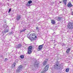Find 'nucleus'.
<instances>
[{"mask_svg":"<svg viewBox=\"0 0 73 73\" xmlns=\"http://www.w3.org/2000/svg\"><path fill=\"white\" fill-rule=\"evenodd\" d=\"M36 29H37V27H36Z\"/></svg>","mask_w":73,"mask_h":73,"instance_id":"28","label":"nucleus"},{"mask_svg":"<svg viewBox=\"0 0 73 73\" xmlns=\"http://www.w3.org/2000/svg\"><path fill=\"white\" fill-rule=\"evenodd\" d=\"M44 44H43L41 45H39L38 46V49L39 50H41L42 49V45H43Z\"/></svg>","mask_w":73,"mask_h":73,"instance_id":"7","label":"nucleus"},{"mask_svg":"<svg viewBox=\"0 0 73 73\" xmlns=\"http://www.w3.org/2000/svg\"><path fill=\"white\" fill-rule=\"evenodd\" d=\"M26 30V29H24V30H22V31H21L20 32V33H21V32H24V31H25Z\"/></svg>","mask_w":73,"mask_h":73,"instance_id":"19","label":"nucleus"},{"mask_svg":"<svg viewBox=\"0 0 73 73\" xmlns=\"http://www.w3.org/2000/svg\"><path fill=\"white\" fill-rule=\"evenodd\" d=\"M20 57L22 59H23L24 58V56L23 55H20Z\"/></svg>","mask_w":73,"mask_h":73,"instance_id":"17","label":"nucleus"},{"mask_svg":"<svg viewBox=\"0 0 73 73\" xmlns=\"http://www.w3.org/2000/svg\"><path fill=\"white\" fill-rule=\"evenodd\" d=\"M70 68H67L66 69L65 71L66 72H69Z\"/></svg>","mask_w":73,"mask_h":73,"instance_id":"15","label":"nucleus"},{"mask_svg":"<svg viewBox=\"0 0 73 73\" xmlns=\"http://www.w3.org/2000/svg\"><path fill=\"white\" fill-rule=\"evenodd\" d=\"M60 3H61L62 2L61 1V2H60Z\"/></svg>","mask_w":73,"mask_h":73,"instance_id":"27","label":"nucleus"},{"mask_svg":"<svg viewBox=\"0 0 73 73\" xmlns=\"http://www.w3.org/2000/svg\"><path fill=\"white\" fill-rule=\"evenodd\" d=\"M32 3V1H28L29 4H31Z\"/></svg>","mask_w":73,"mask_h":73,"instance_id":"20","label":"nucleus"},{"mask_svg":"<svg viewBox=\"0 0 73 73\" xmlns=\"http://www.w3.org/2000/svg\"><path fill=\"white\" fill-rule=\"evenodd\" d=\"M49 64H47L45 67L44 69V70H45V71H47L48 70V69H49Z\"/></svg>","mask_w":73,"mask_h":73,"instance_id":"4","label":"nucleus"},{"mask_svg":"<svg viewBox=\"0 0 73 73\" xmlns=\"http://www.w3.org/2000/svg\"><path fill=\"white\" fill-rule=\"evenodd\" d=\"M67 27L68 29H73V23L70 22H69L67 25Z\"/></svg>","mask_w":73,"mask_h":73,"instance_id":"2","label":"nucleus"},{"mask_svg":"<svg viewBox=\"0 0 73 73\" xmlns=\"http://www.w3.org/2000/svg\"><path fill=\"white\" fill-rule=\"evenodd\" d=\"M11 9H10L8 11V13H9L10 12H11Z\"/></svg>","mask_w":73,"mask_h":73,"instance_id":"23","label":"nucleus"},{"mask_svg":"<svg viewBox=\"0 0 73 73\" xmlns=\"http://www.w3.org/2000/svg\"><path fill=\"white\" fill-rule=\"evenodd\" d=\"M28 38L31 41H33V40H36L37 38V36L36 35V34L35 33L31 34Z\"/></svg>","mask_w":73,"mask_h":73,"instance_id":"1","label":"nucleus"},{"mask_svg":"<svg viewBox=\"0 0 73 73\" xmlns=\"http://www.w3.org/2000/svg\"><path fill=\"white\" fill-rule=\"evenodd\" d=\"M72 15H73V12H72L71 13Z\"/></svg>","mask_w":73,"mask_h":73,"instance_id":"26","label":"nucleus"},{"mask_svg":"<svg viewBox=\"0 0 73 73\" xmlns=\"http://www.w3.org/2000/svg\"><path fill=\"white\" fill-rule=\"evenodd\" d=\"M47 64V62L46 61H44L43 63V66H45Z\"/></svg>","mask_w":73,"mask_h":73,"instance_id":"11","label":"nucleus"},{"mask_svg":"<svg viewBox=\"0 0 73 73\" xmlns=\"http://www.w3.org/2000/svg\"><path fill=\"white\" fill-rule=\"evenodd\" d=\"M21 19V15H19V16L17 17V20L19 21Z\"/></svg>","mask_w":73,"mask_h":73,"instance_id":"8","label":"nucleus"},{"mask_svg":"<svg viewBox=\"0 0 73 73\" xmlns=\"http://www.w3.org/2000/svg\"><path fill=\"white\" fill-rule=\"evenodd\" d=\"M37 67H39L40 66V63H38L37 64Z\"/></svg>","mask_w":73,"mask_h":73,"instance_id":"21","label":"nucleus"},{"mask_svg":"<svg viewBox=\"0 0 73 73\" xmlns=\"http://www.w3.org/2000/svg\"><path fill=\"white\" fill-rule=\"evenodd\" d=\"M18 68H19V69H21L23 68V66H22L21 65H20L19 66Z\"/></svg>","mask_w":73,"mask_h":73,"instance_id":"18","label":"nucleus"},{"mask_svg":"<svg viewBox=\"0 0 73 73\" xmlns=\"http://www.w3.org/2000/svg\"><path fill=\"white\" fill-rule=\"evenodd\" d=\"M54 66V68H55V69H56V68H57V69H58V68L57 67V66H58V64H56Z\"/></svg>","mask_w":73,"mask_h":73,"instance_id":"12","label":"nucleus"},{"mask_svg":"<svg viewBox=\"0 0 73 73\" xmlns=\"http://www.w3.org/2000/svg\"><path fill=\"white\" fill-rule=\"evenodd\" d=\"M22 46L21 44H19L18 45V46H17L16 48H20Z\"/></svg>","mask_w":73,"mask_h":73,"instance_id":"10","label":"nucleus"},{"mask_svg":"<svg viewBox=\"0 0 73 73\" xmlns=\"http://www.w3.org/2000/svg\"><path fill=\"white\" fill-rule=\"evenodd\" d=\"M51 23L52 24H56V21L54 20H52L51 21Z\"/></svg>","mask_w":73,"mask_h":73,"instance_id":"6","label":"nucleus"},{"mask_svg":"<svg viewBox=\"0 0 73 73\" xmlns=\"http://www.w3.org/2000/svg\"><path fill=\"white\" fill-rule=\"evenodd\" d=\"M8 32V30H6L5 31V32L7 33V32Z\"/></svg>","mask_w":73,"mask_h":73,"instance_id":"25","label":"nucleus"},{"mask_svg":"<svg viewBox=\"0 0 73 73\" xmlns=\"http://www.w3.org/2000/svg\"><path fill=\"white\" fill-rule=\"evenodd\" d=\"M15 65H16V63H14L13 64V65L14 66H15Z\"/></svg>","mask_w":73,"mask_h":73,"instance_id":"22","label":"nucleus"},{"mask_svg":"<svg viewBox=\"0 0 73 73\" xmlns=\"http://www.w3.org/2000/svg\"><path fill=\"white\" fill-rule=\"evenodd\" d=\"M32 52V46H30L28 48V51L27 53L29 54H30Z\"/></svg>","mask_w":73,"mask_h":73,"instance_id":"3","label":"nucleus"},{"mask_svg":"<svg viewBox=\"0 0 73 73\" xmlns=\"http://www.w3.org/2000/svg\"><path fill=\"white\" fill-rule=\"evenodd\" d=\"M70 48H68L66 50V52L67 54H69V52H70Z\"/></svg>","mask_w":73,"mask_h":73,"instance_id":"9","label":"nucleus"},{"mask_svg":"<svg viewBox=\"0 0 73 73\" xmlns=\"http://www.w3.org/2000/svg\"><path fill=\"white\" fill-rule=\"evenodd\" d=\"M20 70H21V68H18V69H17V73H20Z\"/></svg>","mask_w":73,"mask_h":73,"instance_id":"13","label":"nucleus"},{"mask_svg":"<svg viewBox=\"0 0 73 73\" xmlns=\"http://www.w3.org/2000/svg\"><path fill=\"white\" fill-rule=\"evenodd\" d=\"M61 19H62V17H60V18L58 17L57 19V21H60V20H61Z\"/></svg>","mask_w":73,"mask_h":73,"instance_id":"16","label":"nucleus"},{"mask_svg":"<svg viewBox=\"0 0 73 73\" xmlns=\"http://www.w3.org/2000/svg\"><path fill=\"white\" fill-rule=\"evenodd\" d=\"M5 61H7V60H8V58H5Z\"/></svg>","mask_w":73,"mask_h":73,"instance_id":"24","label":"nucleus"},{"mask_svg":"<svg viewBox=\"0 0 73 73\" xmlns=\"http://www.w3.org/2000/svg\"><path fill=\"white\" fill-rule=\"evenodd\" d=\"M68 7H73V5L71 3L69 2L68 3V4L67 5Z\"/></svg>","mask_w":73,"mask_h":73,"instance_id":"5","label":"nucleus"},{"mask_svg":"<svg viewBox=\"0 0 73 73\" xmlns=\"http://www.w3.org/2000/svg\"><path fill=\"white\" fill-rule=\"evenodd\" d=\"M63 2L65 5H66V2H67V0H63Z\"/></svg>","mask_w":73,"mask_h":73,"instance_id":"14","label":"nucleus"}]
</instances>
